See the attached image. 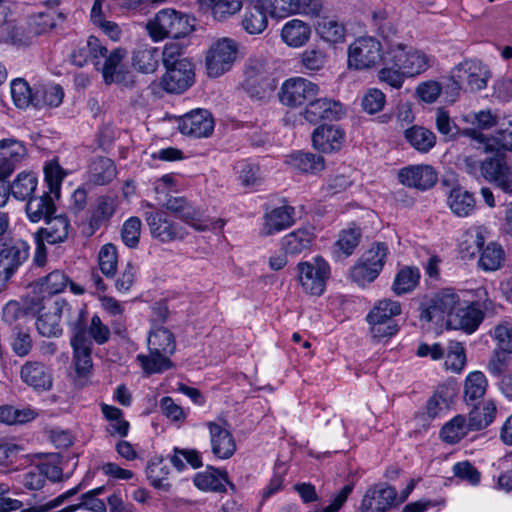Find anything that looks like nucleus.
I'll use <instances>...</instances> for the list:
<instances>
[{"mask_svg": "<svg viewBox=\"0 0 512 512\" xmlns=\"http://www.w3.org/2000/svg\"><path fill=\"white\" fill-rule=\"evenodd\" d=\"M344 139V131L335 125H321L312 134L313 147L323 153L340 150Z\"/></svg>", "mask_w": 512, "mask_h": 512, "instance_id": "25", "label": "nucleus"}, {"mask_svg": "<svg viewBox=\"0 0 512 512\" xmlns=\"http://www.w3.org/2000/svg\"><path fill=\"white\" fill-rule=\"evenodd\" d=\"M387 55L390 56V62L403 69L407 77H415L424 73L432 64L431 56L424 51L401 43L391 46Z\"/></svg>", "mask_w": 512, "mask_h": 512, "instance_id": "7", "label": "nucleus"}, {"mask_svg": "<svg viewBox=\"0 0 512 512\" xmlns=\"http://www.w3.org/2000/svg\"><path fill=\"white\" fill-rule=\"evenodd\" d=\"M194 67L189 60H182L175 66L167 67L160 85L168 93L180 94L194 82Z\"/></svg>", "mask_w": 512, "mask_h": 512, "instance_id": "14", "label": "nucleus"}, {"mask_svg": "<svg viewBox=\"0 0 512 512\" xmlns=\"http://www.w3.org/2000/svg\"><path fill=\"white\" fill-rule=\"evenodd\" d=\"M46 226L37 231L41 240L49 244H58L64 242L69 234L70 221L65 214L50 215L45 220Z\"/></svg>", "mask_w": 512, "mask_h": 512, "instance_id": "29", "label": "nucleus"}, {"mask_svg": "<svg viewBox=\"0 0 512 512\" xmlns=\"http://www.w3.org/2000/svg\"><path fill=\"white\" fill-rule=\"evenodd\" d=\"M21 380L36 392H46L53 387L52 370L42 362L28 361L20 369Z\"/></svg>", "mask_w": 512, "mask_h": 512, "instance_id": "21", "label": "nucleus"}, {"mask_svg": "<svg viewBox=\"0 0 512 512\" xmlns=\"http://www.w3.org/2000/svg\"><path fill=\"white\" fill-rule=\"evenodd\" d=\"M455 396L454 390L448 386H439L426 404V414L430 419L447 411Z\"/></svg>", "mask_w": 512, "mask_h": 512, "instance_id": "43", "label": "nucleus"}, {"mask_svg": "<svg viewBox=\"0 0 512 512\" xmlns=\"http://www.w3.org/2000/svg\"><path fill=\"white\" fill-rule=\"evenodd\" d=\"M202 8L211 11L215 20L222 21L236 14L242 8L241 0H199Z\"/></svg>", "mask_w": 512, "mask_h": 512, "instance_id": "48", "label": "nucleus"}, {"mask_svg": "<svg viewBox=\"0 0 512 512\" xmlns=\"http://www.w3.org/2000/svg\"><path fill=\"white\" fill-rule=\"evenodd\" d=\"M11 96L15 106L19 109L34 107L35 87L31 88L23 78H16L10 84Z\"/></svg>", "mask_w": 512, "mask_h": 512, "instance_id": "52", "label": "nucleus"}, {"mask_svg": "<svg viewBox=\"0 0 512 512\" xmlns=\"http://www.w3.org/2000/svg\"><path fill=\"white\" fill-rule=\"evenodd\" d=\"M147 347L148 350L174 354L176 351V339L169 329L159 326L150 331Z\"/></svg>", "mask_w": 512, "mask_h": 512, "instance_id": "47", "label": "nucleus"}, {"mask_svg": "<svg viewBox=\"0 0 512 512\" xmlns=\"http://www.w3.org/2000/svg\"><path fill=\"white\" fill-rule=\"evenodd\" d=\"M30 246L21 238H7L0 244V279L7 282L28 259Z\"/></svg>", "mask_w": 512, "mask_h": 512, "instance_id": "10", "label": "nucleus"}, {"mask_svg": "<svg viewBox=\"0 0 512 512\" xmlns=\"http://www.w3.org/2000/svg\"><path fill=\"white\" fill-rule=\"evenodd\" d=\"M420 271L416 267H405L395 276L392 284V290L396 295H402L411 292L418 284Z\"/></svg>", "mask_w": 512, "mask_h": 512, "instance_id": "54", "label": "nucleus"}, {"mask_svg": "<svg viewBox=\"0 0 512 512\" xmlns=\"http://www.w3.org/2000/svg\"><path fill=\"white\" fill-rule=\"evenodd\" d=\"M179 131L187 136L202 138L209 136L214 129L211 114L205 109H196L179 119Z\"/></svg>", "mask_w": 512, "mask_h": 512, "instance_id": "20", "label": "nucleus"}, {"mask_svg": "<svg viewBox=\"0 0 512 512\" xmlns=\"http://www.w3.org/2000/svg\"><path fill=\"white\" fill-rule=\"evenodd\" d=\"M27 155L25 145L14 138L0 140V166L10 175Z\"/></svg>", "mask_w": 512, "mask_h": 512, "instance_id": "30", "label": "nucleus"}, {"mask_svg": "<svg viewBox=\"0 0 512 512\" xmlns=\"http://www.w3.org/2000/svg\"><path fill=\"white\" fill-rule=\"evenodd\" d=\"M146 474L153 487L165 491L170 489L171 485L168 482L169 468L162 460L150 462L147 465Z\"/></svg>", "mask_w": 512, "mask_h": 512, "instance_id": "58", "label": "nucleus"}, {"mask_svg": "<svg viewBox=\"0 0 512 512\" xmlns=\"http://www.w3.org/2000/svg\"><path fill=\"white\" fill-rule=\"evenodd\" d=\"M192 22L193 19L189 16L167 8L160 10L147 23V29L155 41H161L167 37L178 39L193 31L194 25Z\"/></svg>", "mask_w": 512, "mask_h": 512, "instance_id": "2", "label": "nucleus"}, {"mask_svg": "<svg viewBox=\"0 0 512 512\" xmlns=\"http://www.w3.org/2000/svg\"><path fill=\"white\" fill-rule=\"evenodd\" d=\"M260 2L271 17L285 18L297 12L298 0H260Z\"/></svg>", "mask_w": 512, "mask_h": 512, "instance_id": "59", "label": "nucleus"}, {"mask_svg": "<svg viewBox=\"0 0 512 512\" xmlns=\"http://www.w3.org/2000/svg\"><path fill=\"white\" fill-rule=\"evenodd\" d=\"M307 103L303 116L311 124H316L322 120H337L343 114L342 105L332 99H311Z\"/></svg>", "mask_w": 512, "mask_h": 512, "instance_id": "22", "label": "nucleus"}, {"mask_svg": "<svg viewBox=\"0 0 512 512\" xmlns=\"http://www.w3.org/2000/svg\"><path fill=\"white\" fill-rule=\"evenodd\" d=\"M381 273L373 266L369 265L362 258L351 268L350 276L353 282L361 287L373 282Z\"/></svg>", "mask_w": 512, "mask_h": 512, "instance_id": "60", "label": "nucleus"}, {"mask_svg": "<svg viewBox=\"0 0 512 512\" xmlns=\"http://www.w3.org/2000/svg\"><path fill=\"white\" fill-rule=\"evenodd\" d=\"M318 35L329 43H340L345 38V27L335 18L323 17L316 25Z\"/></svg>", "mask_w": 512, "mask_h": 512, "instance_id": "51", "label": "nucleus"}, {"mask_svg": "<svg viewBox=\"0 0 512 512\" xmlns=\"http://www.w3.org/2000/svg\"><path fill=\"white\" fill-rule=\"evenodd\" d=\"M474 431H478V429L470 415L458 414L441 427L439 438L448 445H455Z\"/></svg>", "mask_w": 512, "mask_h": 512, "instance_id": "23", "label": "nucleus"}, {"mask_svg": "<svg viewBox=\"0 0 512 512\" xmlns=\"http://www.w3.org/2000/svg\"><path fill=\"white\" fill-rule=\"evenodd\" d=\"M148 352V354H138L136 357L146 375L161 374L174 368V363L170 359L173 354L155 350H148Z\"/></svg>", "mask_w": 512, "mask_h": 512, "instance_id": "34", "label": "nucleus"}, {"mask_svg": "<svg viewBox=\"0 0 512 512\" xmlns=\"http://www.w3.org/2000/svg\"><path fill=\"white\" fill-rule=\"evenodd\" d=\"M488 229L483 225L469 228L463 235L459 250L464 259H472L480 254L488 237Z\"/></svg>", "mask_w": 512, "mask_h": 512, "instance_id": "32", "label": "nucleus"}, {"mask_svg": "<svg viewBox=\"0 0 512 512\" xmlns=\"http://www.w3.org/2000/svg\"><path fill=\"white\" fill-rule=\"evenodd\" d=\"M406 141L418 152L427 153L436 144V135L431 130L418 125L406 128L404 131Z\"/></svg>", "mask_w": 512, "mask_h": 512, "instance_id": "40", "label": "nucleus"}, {"mask_svg": "<svg viewBox=\"0 0 512 512\" xmlns=\"http://www.w3.org/2000/svg\"><path fill=\"white\" fill-rule=\"evenodd\" d=\"M397 491L386 484H376L364 494L360 512H386L396 502Z\"/></svg>", "mask_w": 512, "mask_h": 512, "instance_id": "17", "label": "nucleus"}, {"mask_svg": "<svg viewBox=\"0 0 512 512\" xmlns=\"http://www.w3.org/2000/svg\"><path fill=\"white\" fill-rule=\"evenodd\" d=\"M482 176L499 188L502 192L512 195V170L504 155H496L485 159L480 166Z\"/></svg>", "mask_w": 512, "mask_h": 512, "instance_id": "13", "label": "nucleus"}, {"mask_svg": "<svg viewBox=\"0 0 512 512\" xmlns=\"http://www.w3.org/2000/svg\"><path fill=\"white\" fill-rule=\"evenodd\" d=\"M298 280L305 292L320 296L324 293L326 282L330 277V266L321 256L312 262H299L297 265Z\"/></svg>", "mask_w": 512, "mask_h": 512, "instance_id": "9", "label": "nucleus"}, {"mask_svg": "<svg viewBox=\"0 0 512 512\" xmlns=\"http://www.w3.org/2000/svg\"><path fill=\"white\" fill-rule=\"evenodd\" d=\"M194 485L202 491L222 492L228 482L226 473L218 470L199 472L193 479Z\"/></svg>", "mask_w": 512, "mask_h": 512, "instance_id": "50", "label": "nucleus"}, {"mask_svg": "<svg viewBox=\"0 0 512 512\" xmlns=\"http://www.w3.org/2000/svg\"><path fill=\"white\" fill-rule=\"evenodd\" d=\"M103 487L93 489L83 494L79 502L75 505L76 510H84L89 512H107L106 504L97 495L102 493Z\"/></svg>", "mask_w": 512, "mask_h": 512, "instance_id": "64", "label": "nucleus"}, {"mask_svg": "<svg viewBox=\"0 0 512 512\" xmlns=\"http://www.w3.org/2000/svg\"><path fill=\"white\" fill-rule=\"evenodd\" d=\"M54 197L49 192H44L39 197H31L26 204V214L31 222L37 223L46 220L55 211Z\"/></svg>", "mask_w": 512, "mask_h": 512, "instance_id": "37", "label": "nucleus"}, {"mask_svg": "<svg viewBox=\"0 0 512 512\" xmlns=\"http://www.w3.org/2000/svg\"><path fill=\"white\" fill-rule=\"evenodd\" d=\"M76 319L69 323L71 329V346L73 349V359L75 370L79 375L89 373L92 368V341L87 336L86 316L87 311L83 308L76 310Z\"/></svg>", "mask_w": 512, "mask_h": 512, "instance_id": "3", "label": "nucleus"}, {"mask_svg": "<svg viewBox=\"0 0 512 512\" xmlns=\"http://www.w3.org/2000/svg\"><path fill=\"white\" fill-rule=\"evenodd\" d=\"M37 185L38 179L33 173L21 172L9 186L15 199L25 201L32 197Z\"/></svg>", "mask_w": 512, "mask_h": 512, "instance_id": "49", "label": "nucleus"}, {"mask_svg": "<svg viewBox=\"0 0 512 512\" xmlns=\"http://www.w3.org/2000/svg\"><path fill=\"white\" fill-rule=\"evenodd\" d=\"M382 59V45L372 36L358 37L348 47V65L355 70L374 68Z\"/></svg>", "mask_w": 512, "mask_h": 512, "instance_id": "5", "label": "nucleus"}, {"mask_svg": "<svg viewBox=\"0 0 512 512\" xmlns=\"http://www.w3.org/2000/svg\"><path fill=\"white\" fill-rule=\"evenodd\" d=\"M360 238V229L356 227H350L341 231L335 245L341 253H343L345 256H349L358 246Z\"/></svg>", "mask_w": 512, "mask_h": 512, "instance_id": "63", "label": "nucleus"}, {"mask_svg": "<svg viewBox=\"0 0 512 512\" xmlns=\"http://www.w3.org/2000/svg\"><path fill=\"white\" fill-rule=\"evenodd\" d=\"M268 12L261 6L260 0L248 6L242 19V27L249 34L262 33L268 24Z\"/></svg>", "mask_w": 512, "mask_h": 512, "instance_id": "41", "label": "nucleus"}, {"mask_svg": "<svg viewBox=\"0 0 512 512\" xmlns=\"http://www.w3.org/2000/svg\"><path fill=\"white\" fill-rule=\"evenodd\" d=\"M34 97L35 108H54L62 103L64 91L58 84H40L35 85Z\"/></svg>", "mask_w": 512, "mask_h": 512, "instance_id": "39", "label": "nucleus"}, {"mask_svg": "<svg viewBox=\"0 0 512 512\" xmlns=\"http://www.w3.org/2000/svg\"><path fill=\"white\" fill-rule=\"evenodd\" d=\"M490 77L487 67L477 59L464 60L452 71V78L459 87L466 86L472 92L487 86Z\"/></svg>", "mask_w": 512, "mask_h": 512, "instance_id": "11", "label": "nucleus"}, {"mask_svg": "<svg viewBox=\"0 0 512 512\" xmlns=\"http://www.w3.org/2000/svg\"><path fill=\"white\" fill-rule=\"evenodd\" d=\"M69 305L64 300L46 302L36 321L38 332L45 337H57L62 334L61 316Z\"/></svg>", "mask_w": 512, "mask_h": 512, "instance_id": "15", "label": "nucleus"}, {"mask_svg": "<svg viewBox=\"0 0 512 512\" xmlns=\"http://www.w3.org/2000/svg\"><path fill=\"white\" fill-rule=\"evenodd\" d=\"M487 379L483 372L473 371L465 380L464 397L467 402L475 401L484 396L487 389Z\"/></svg>", "mask_w": 512, "mask_h": 512, "instance_id": "56", "label": "nucleus"}, {"mask_svg": "<svg viewBox=\"0 0 512 512\" xmlns=\"http://www.w3.org/2000/svg\"><path fill=\"white\" fill-rule=\"evenodd\" d=\"M504 261L505 251L503 247L496 242H490L483 247L479 255L478 266L485 272H493L499 270Z\"/></svg>", "mask_w": 512, "mask_h": 512, "instance_id": "44", "label": "nucleus"}, {"mask_svg": "<svg viewBox=\"0 0 512 512\" xmlns=\"http://www.w3.org/2000/svg\"><path fill=\"white\" fill-rule=\"evenodd\" d=\"M212 454L221 460L230 459L237 450L236 441L226 424L214 421L206 423Z\"/></svg>", "mask_w": 512, "mask_h": 512, "instance_id": "16", "label": "nucleus"}, {"mask_svg": "<svg viewBox=\"0 0 512 512\" xmlns=\"http://www.w3.org/2000/svg\"><path fill=\"white\" fill-rule=\"evenodd\" d=\"M484 319V313L478 302H472L465 307H458L455 314L450 316L448 325L453 329H460L471 334L477 330Z\"/></svg>", "mask_w": 512, "mask_h": 512, "instance_id": "24", "label": "nucleus"}, {"mask_svg": "<svg viewBox=\"0 0 512 512\" xmlns=\"http://www.w3.org/2000/svg\"><path fill=\"white\" fill-rule=\"evenodd\" d=\"M48 191L55 199L60 197L61 185L67 172L59 165L56 159L47 162L43 168Z\"/></svg>", "mask_w": 512, "mask_h": 512, "instance_id": "53", "label": "nucleus"}, {"mask_svg": "<svg viewBox=\"0 0 512 512\" xmlns=\"http://www.w3.org/2000/svg\"><path fill=\"white\" fill-rule=\"evenodd\" d=\"M447 204L454 215L468 217L475 210L476 201L470 192L461 187H455L449 192Z\"/></svg>", "mask_w": 512, "mask_h": 512, "instance_id": "38", "label": "nucleus"}, {"mask_svg": "<svg viewBox=\"0 0 512 512\" xmlns=\"http://www.w3.org/2000/svg\"><path fill=\"white\" fill-rule=\"evenodd\" d=\"M167 210L179 215L180 219L197 231H205L209 223L202 219L199 210L191 206L183 197L169 198L165 204Z\"/></svg>", "mask_w": 512, "mask_h": 512, "instance_id": "26", "label": "nucleus"}, {"mask_svg": "<svg viewBox=\"0 0 512 512\" xmlns=\"http://www.w3.org/2000/svg\"><path fill=\"white\" fill-rule=\"evenodd\" d=\"M244 86L252 91L262 86L269 78V65L263 57H250L244 68Z\"/></svg>", "mask_w": 512, "mask_h": 512, "instance_id": "31", "label": "nucleus"}, {"mask_svg": "<svg viewBox=\"0 0 512 512\" xmlns=\"http://www.w3.org/2000/svg\"><path fill=\"white\" fill-rule=\"evenodd\" d=\"M116 175L117 169L114 162L107 157H98L89 166L88 181L93 185H107L115 179Z\"/></svg>", "mask_w": 512, "mask_h": 512, "instance_id": "35", "label": "nucleus"}, {"mask_svg": "<svg viewBox=\"0 0 512 512\" xmlns=\"http://www.w3.org/2000/svg\"><path fill=\"white\" fill-rule=\"evenodd\" d=\"M463 134L484 144L485 151H512V122L497 130L492 137H486L475 129H465Z\"/></svg>", "mask_w": 512, "mask_h": 512, "instance_id": "27", "label": "nucleus"}, {"mask_svg": "<svg viewBox=\"0 0 512 512\" xmlns=\"http://www.w3.org/2000/svg\"><path fill=\"white\" fill-rule=\"evenodd\" d=\"M98 265L104 276L113 278L116 275L118 267V254L116 247L111 244H105L98 253Z\"/></svg>", "mask_w": 512, "mask_h": 512, "instance_id": "57", "label": "nucleus"}, {"mask_svg": "<svg viewBox=\"0 0 512 512\" xmlns=\"http://www.w3.org/2000/svg\"><path fill=\"white\" fill-rule=\"evenodd\" d=\"M159 51L152 46H141L133 52L132 65L142 73H153L159 64Z\"/></svg>", "mask_w": 512, "mask_h": 512, "instance_id": "46", "label": "nucleus"}, {"mask_svg": "<svg viewBox=\"0 0 512 512\" xmlns=\"http://www.w3.org/2000/svg\"><path fill=\"white\" fill-rule=\"evenodd\" d=\"M310 34V26L299 19H292L288 21L281 30L282 40L288 46L293 48L305 45L310 38Z\"/></svg>", "mask_w": 512, "mask_h": 512, "instance_id": "36", "label": "nucleus"}, {"mask_svg": "<svg viewBox=\"0 0 512 512\" xmlns=\"http://www.w3.org/2000/svg\"><path fill=\"white\" fill-rule=\"evenodd\" d=\"M319 86L311 80L294 76L283 81L278 91L279 102L288 108H299L319 94Z\"/></svg>", "mask_w": 512, "mask_h": 512, "instance_id": "8", "label": "nucleus"}, {"mask_svg": "<svg viewBox=\"0 0 512 512\" xmlns=\"http://www.w3.org/2000/svg\"><path fill=\"white\" fill-rule=\"evenodd\" d=\"M294 214L295 210L291 206L277 207L266 213L261 234L263 236H270L289 228L295 222Z\"/></svg>", "mask_w": 512, "mask_h": 512, "instance_id": "28", "label": "nucleus"}, {"mask_svg": "<svg viewBox=\"0 0 512 512\" xmlns=\"http://www.w3.org/2000/svg\"><path fill=\"white\" fill-rule=\"evenodd\" d=\"M315 240L314 229L311 227L296 229L281 240V245L285 253L297 255L309 249Z\"/></svg>", "mask_w": 512, "mask_h": 512, "instance_id": "33", "label": "nucleus"}, {"mask_svg": "<svg viewBox=\"0 0 512 512\" xmlns=\"http://www.w3.org/2000/svg\"><path fill=\"white\" fill-rule=\"evenodd\" d=\"M398 179L404 186L425 191L436 184L437 173L430 165H410L399 170Z\"/></svg>", "mask_w": 512, "mask_h": 512, "instance_id": "18", "label": "nucleus"}, {"mask_svg": "<svg viewBox=\"0 0 512 512\" xmlns=\"http://www.w3.org/2000/svg\"><path fill=\"white\" fill-rule=\"evenodd\" d=\"M117 207V198L103 195L97 198L90 216V226L100 228L114 215Z\"/></svg>", "mask_w": 512, "mask_h": 512, "instance_id": "45", "label": "nucleus"}, {"mask_svg": "<svg viewBox=\"0 0 512 512\" xmlns=\"http://www.w3.org/2000/svg\"><path fill=\"white\" fill-rule=\"evenodd\" d=\"M401 312V305L397 301L390 299L378 301L366 317L372 337L382 340L394 336L398 332V326L393 318Z\"/></svg>", "mask_w": 512, "mask_h": 512, "instance_id": "4", "label": "nucleus"}, {"mask_svg": "<svg viewBox=\"0 0 512 512\" xmlns=\"http://www.w3.org/2000/svg\"><path fill=\"white\" fill-rule=\"evenodd\" d=\"M238 54V44L227 37L214 41L207 51L205 62L207 73L210 77L217 78L228 72Z\"/></svg>", "mask_w": 512, "mask_h": 512, "instance_id": "6", "label": "nucleus"}, {"mask_svg": "<svg viewBox=\"0 0 512 512\" xmlns=\"http://www.w3.org/2000/svg\"><path fill=\"white\" fill-rule=\"evenodd\" d=\"M465 363L466 355L463 345L456 341L449 342L445 356L446 369L459 373L464 368Z\"/></svg>", "mask_w": 512, "mask_h": 512, "instance_id": "62", "label": "nucleus"}, {"mask_svg": "<svg viewBox=\"0 0 512 512\" xmlns=\"http://www.w3.org/2000/svg\"><path fill=\"white\" fill-rule=\"evenodd\" d=\"M459 306V297L452 290L446 289L437 293L430 301V304L421 312V318L427 321L443 320L447 321L450 316L455 314Z\"/></svg>", "mask_w": 512, "mask_h": 512, "instance_id": "19", "label": "nucleus"}, {"mask_svg": "<svg viewBox=\"0 0 512 512\" xmlns=\"http://www.w3.org/2000/svg\"><path fill=\"white\" fill-rule=\"evenodd\" d=\"M496 411L495 403L488 400L483 402L480 406H476L469 415L479 431L492 423L495 418Z\"/></svg>", "mask_w": 512, "mask_h": 512, "instance_id": "61", "label": "nucleus"}, {"mask_svg": "<svg viewBox=\"0 0 512 512\" xmlns=\"http://www.w3.org/2000/svg\"><path fill=\"white\" fill-rule=\"evenodd\" d=\"M127 52L123 48L111 51L95 36H90L86 43L73 50L71 61L78 67H83L89 61L102 74L106 84L121 83L125 80L122 62Z\"/></svg>", "mask_w": 512, "mask_h": 512, "instance_id": "1", "label": "nucleus"}, {"mask_svg": "<svg viewBox=\"0 0 512 512\" xmlns=\"http://www.w3.org/2000/svg\"><path fill=\"white\" fill-rule=\"evenodd\" d=\"M287 163L303 173L316 174L325 168V160L320 155L310 152H295L288 156Z\"/></svg>", "mask_w": 512, "mask_h": 512, "instance_id": "42", "label": "nucleus"}, {"mask_svg": "<svg viewBox=\"0 0 512 512\" xmlns=\"http://www.w3.org/2000/svg\"><path fill=\"white\" fill-rule=\"evenodd\" d=\"M383 63L384 66L377 73L378 81L393 89H400L407 75L404 73L403 69L398 68L390 62L389 55H387Z\"/></svg>", "mask_w": 512, "mask_h": 512, "instance_id": "55", "label": "nucleus"}, {"mask_svg": "<svg viewBox=\"0 0 512 512\" xmlns=\"http://www.w3.org/2000/svg\"><path fill=\"white\" fill-rule=\"evenodd\" d=\"M145 220L153 238L162 243L183 240L188 234L182 225L170 219L163 211L145 212Z\"/></svg>", "mask_w": 512, "mask_h": 512, "instance_id": "12", "label": "nucleus"}]
</instances>
